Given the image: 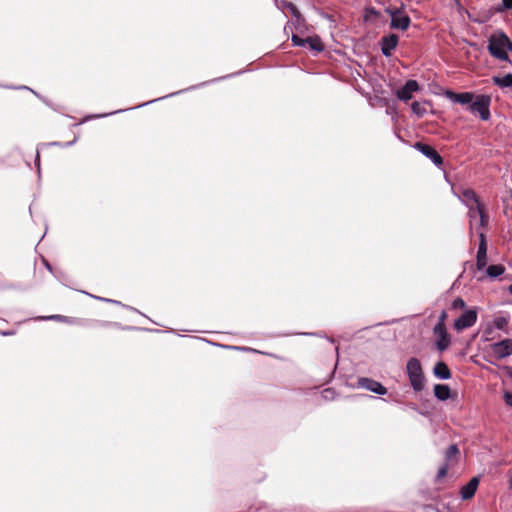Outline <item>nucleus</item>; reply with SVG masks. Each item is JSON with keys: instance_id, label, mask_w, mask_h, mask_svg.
Listing matches in <instances>:
<instances>
[{"instance_id": "1", "label": "nucleus", "mask_w": 512, "mask_h": 512, "mask_svg": "<svg viewBox=\"0 0 512 512\" xmlns=\"http://www.w3.org/2000/svg\"><path fill=\"white\" fill-rule=\"evenodd\" d=\"M488 51L500 61H509L507 51H512V42L504 32L493 33L488 39Z\"/></svg>"}, {"instance_id": "2", "label": "nucleus", "mask_w": 512, "mask_h": 512, "mask_svg": "<svg viewBox=\"0 0 512 512\" xmlns=\"http://www.w3.org/2000/svg\"><path fill=\"white\" fill-rule=\"evenodd\" d=\"M406 369L413 390L415 392L422 391L425 385V378L420 361L415 357L410 358Z\"/></svg>"}, {"instance_id": "3", "label": "nucleus", "mask_w": 512, "mask_h": 512, "mask_svg": "<svg viewBox=\"0 0 512 512\" xmlns=\"http://www.w3.org/2000/svg\"><path fill=\"white\" fill-rule=\"evenodd\" d=\"M386 12L391 17V29L406 31L409 28L411 19L404 11L403 5L399 8H388L386 9Z\"/></svg>"}, {"instance_id": "4", "label": "nucleus", "mask_w": 512, "mask_h": 512, "mask_svg": "<svg viewBox=\"0 0 512 512\" xmlns=\"http://www.w3.org/2000/svg\"><path fill=\"white\" fill-rule=\"evenodd\" d=\"M491 97L488 95H479L476 100L470 105L469 109L472 113H478L480 118L484 121L490 118Z\"/></svg>"}, {"instance_id": "5", "label": "nucleus", "mask_w": 512, "mask_h": 512, "mask_svg": "<svg viewBox=\"0 0 512 512\" xmlns=\"http://www.w3.org/2000/svg\"><path fill=\"white\" fill-rule=\"evenodd\" d=\"M478 318V313L476 309H468L461 316H459L453 324V328L457 331H463L472 327Z\"/></svg>"}, {"instance_id": "6", "label": "nucleus", "mask_w": 512, "mask_h": 512, "mask_svg": "<svg viewBox=\"0 0 512 512\" xmlns=\"http://www.w3.org/2000/svg\"><path fill=\"white\" fill-rule=\"evenodd\" d=\"M356 387L363 388L379 395H385L387 393L386 387H384L380 382L368 377H359L357 379Z\"/></svg>"}, {"instance_id": "7", "label": "nucleus", "mask_w": 512, "mask_h": 512, "mask_svg": "<svg viewBox=\"0 0 512 512\" xmlns=\"http://www.w3.org/2000/svg\"><path fill=\"white\" fill-rule=\"evenodd\" d=\"M413 146L427 158L431 159L437 167H441L443 165V158L431 145L423 142H416Z\"/></svg>"}, {"instance_id": "8", "label": "nucleus", "mask_w": 512, "mask_h": 512, "mask_svg": "<svg viewBox=\"0 0 512 512\" xmlns=\"http://www.w3.org/2000/svg\"><path fill=\"white\" fill-rule=\"evenodd\" d=\"M493 355L497 359H503L512 354V339H504L502 341L490 345Z\"/></svg>"}, {"instance_id": "9", "label": "nucleus", "mask_w": 512, "mask_h": 512, "mask_svg": "<svg viewBox=\"0 0 512 512\" xmlns=\"http://www.w3.org/2000/svg\"><path fill=\"white\" fill-rule=\"evenodd\" d=\"M433 333L437 337L436 346L441 352L448 349L451 343L450 335L447 332L446 326L435 325Z\"/></svg>"}, {"instance_id": "10", "label": "nucleus", "mask_w": 512, "mask_h": 512, "mask_svg": "<svg viewBox=\"0 0 512 512\" xmlns=\"http://www.w3.org/2000/svg\"><path fill=\"white\" fill-rule=\"evenodd\" d=\"M479 240L476 266L478 270H482L487 265V241L484 233H480Z\"/></svg>"}, {"instance_id": "11", "label": "nucleus", "mask_w": 512, "mask_h": 512, "mask_svg": "<svg viewBox=\"0 0 512 512\" xmlns=\"http://www.w3.org/2000/svg\"><path fill=\"white\" fill-rule=\"evenodd\" d=\"M420 89V86L416 80H408L404 86L397 90L396 96L402 101H408L412 98L413 92Z\"/></svg>"}, {"instance_id": "12", "label": "nucleus", "mask_w": 512, "mask_h": 512, "mask_svg": "<svg viewBox=\"0 0 512 512\" xmlns=\"http://www.w3.org/2000/svg\"><path fill=\"white\" fill-rule=\"evenodd\" d=\"M462 201L466 204V206L469 208V214L472 215L474 211V206H476V210L478 209V206H483V204L480 202L479 197L475 193L473 189H465L462 192Z\"/></svg>"}, {"instance_id": "13", "label": "nucleus", "mask_w": 512, "mask_h": 512, "mask_svg": "<svg viewBox=\"0 0 512 512\" xmlns=\"http://www.w3.org/2000/svg\"><path fill=\"white\" fill-rule=\"evenodd\" d=\"M399 37L396 34H389L381 38V51L383 55L390 56L392 51L397 47Z\"/></svg>"}, {"instance_id": "14", "label": "nucleus", "mask_w": 512, "mask_h": 512, "mask_svg": "<svg viewBox=\"0 0 512 512\" xmlns=\"http://www.w3.org/2000/svg\"><path fill=\"white\" fill-rule=\"evenodd\" d=\"M479 479L477 477H473L466 485L461 488L460 494L463 500L471 499L478 488Z\"/></svg>"}, {"instance_id": "15", "label": "nucleus", "mask_w": 512, "mask_h": 512, "mask_svg": "<svg viewBox=\"0 0 512 512\" xmlns=\"http://www.w3.org/2000/svg\"><path fill=\"white\" fill-rule=\"evenodd\" d=\"M433 373L437 378L444 380L450 379L452 376L448 365L443 361H439L435 364Z\"/></svg>"}, {"instance_id": "16", "label": "nucleus", "mask_w": 512, "mask_h": 512, "mask_svg": "<svg viewBox=\"0 0 512 512\" xmlns=\"http://www.w3.org/2000/svg\"><path fill=\"white\" fill-rule=\"evenodd\" d=\"M451 390L448 385L436 384L434 386V395L437 399L445 401L450 397Z\"/></svg>"}, {"instance_id": "17", "label": "nucleus", "mask_w": 512, "mask_h": 512, "mask_svg": "<svg viewBox=\"0 0 512 512\" xmlns=\"http://www.w3.org/2000/svg\"><path fill=\"white\" fill-rule=\"evenodd\" d=\"M459 454L460 451L457 445H450L445 451V463H449L450 465H452L453 463H457Z\"/></svg>"}, {"instance_id": "18", "label": "nucleus", "mask_w": 512, "mask_h": 512, "mask_svg": "<svg viewBox=\"0 0 512 512\" xmlns=\"http://www.w3.org/2000/svg\"><path fill=\"white\" fill-rule=\"evenodd\" d=\"M450 98L459 104H469L473 101L474 95L471 92L451 93Z\"/></svg>"}, {"instance_id": "19", "label": "nucleus", "mask_w": 512, "mask_h": 512, "mask_svg": "<svg viewBox=\"0 0 512 512\" xmlns=\"http://www.w3.org/2000/svg\"><path fill=\"white\" fill-rule=\"evenodd\" d=\"M492 81L495 85L499 87H512V73H508L503 77L494 76Z\"/></svg>"}, {"instance_id": "20", "label": "nucleus", "mask_w": 512, "mask_h": 512, "mask_svg": "<svg viewBox=\"0 0 512 512\" xmlns=\"http://www.w3.org/2000/svg\"><path fill=\"white\" fill-rule=\"evenodd\" d=\"M306 44H308L312 50L317 52H321L324 48L321 39L318 36L305 38V45Z\"/></svg>"}, {"instance_id": "21", "label": "nucleus", "mask_w": 512, "mask_h": 512, "mask_svg": "<svg viewBox=\"0 0 512 512\" xmlns=\"http://www.w3.org/2000/svg\"><path fill=\"white\" fill-rule=\"evenodd\" d=\"M505 271V267L502 264H495L488 266L486 272L487 275L491 278H496L502 275Z\"/></svg>"}, {"instance_id": "22", "label": "nucleus", "mask_w": 512, "mask_h": 512, "mask_svg": "<svg viewBox=\"0 0 512 512\" xmlns=\"http://www.w3.org/2000/svg\"><path fill=\"white\" fill-rule=\"evenodd\" d=\"M411 109H412L413 113L416 114L418 117H422L427 113L425 104L417 102V101L412 103Z\"/></svg>"}, {"instance_id": "23", "label": "nucleus", "mask_w": 512, "mask_h": 512, "mask_svg": "<svg viewBox=\"0 0 512 512\" xmlns=\"http://www.w3.org/2000/svg\"><path fill=\"white\" fill-rule=\"evenodd\" d=\"M477 212H478V215L480 217V225L482 227H485L488 225V221H489V216L488 214L486 213L485 211V206H478V209H477Z\"/></svg>"}, {"instance_id": "24", "label": "nucleus", "mask_w": 512, "mask_h": 512, "mask_svg": "<svg viewBox=\"0 0 512 512\" xmlns=\"http://www.w3.org/2000/svg\"><path fill=\"white\" fill-rule=\"evenodd\" d=\"M466 307L465 301L461 297H457L451 304V309L458 310Z\"/></svg>"}, {"instance_id": "25", "label": "nucleus", "mask_w": 512, "mask_h": 512, "mask_svg": "<svg viewBox=\"0 0 512 512\" xmlns=\"http://www.w3.org/2000/svg\"><path fill=\"white\" fill-rule=\"evenodd\" d=\"M450 464L449 463H444L439 469H438V473H437V479H442L444 478L447 473H448V470L450 468Z\"/></svg>"}, {"instance_id": "26", "label": "nucleus", "mask_w": 512, "mask_h": 512, "mask_svg": "<svg viewBox=\"0 0 512 512\" xmlns=\"http://www.w3.org/2000/svg\"><path fill=\"white\" fill-rule=\"evenodd\" d=\"M494 324L498 329H503L505 326H507L508 319L505 317H498L495 319Z\"/></svg>"}, {"instance_id": "27", "label": "nucleus", "mask_w": 512, "mask_h": 512, "mask_svg": "<svg viewBox=\"0 0 512 512\" xmlns=\"http://www.w3.org/2000/svg\"><path fill=\"white\" fill-rule=\"evenodd\" d=\"M505 10H512V0H502V5L497 8L498 12H503Z\"/></svg>"}, {"instance_id": "28", "label": "nucleus", "mask_w": 512, "mask_h": 512, "mask_svg": "<svg viewBox=\"0 0 512 512\" xmlns=\"http://www.w3.org/2000/svg\"><path fill=\"white\" fill-rule=\"evenodd\" d=\"M334 395H335V392L331 388H327V389L323 390V392H322V396L326 400L334 399Z\"/></svg>"}, {"instance_id": "29", "label": "nucleus", "mask_w": 512, "mask_h": 512, "mask_svg": "<svg viewBox=\"0 0 512 512\" xmlns=\"http://www.w3.org/2000/svg\"><path fill=\"white\" fill-rule=\"evenodd\" d=\"M292 43L294 46H304L305 45V39L299 37L298 35L294 34L292 36Z\"/></svg>"}, {"instance_id": "30", "label": "nucleus", "mask_w": 512, "mask_h": 512, "mask_svg": "<svg viewBox=\"0 0 512 512\" xmlns=\"http://www.w3.org/2000/svg\"><path fill=\"white\" fill-rule=\"evenodd\" d=\"M378 15H379V13L375 8H368L366 10L365 19L369 20L372 16L376 18V17H378Z\"/></svg>"}, {"instance_id": "31", "label": "nucleus", "mask_w": 512, "mask_h": 512, "mask_svg": "<svg viewBox=\"0 0 512 512\" xmlns=\"http://www.w3.org/2000/svg\"><path fill=\"white\" fill-rule=\"evenodd\" d=\"M447 318H448L447 312L445 310L442 311L439 316L438 323L436 325L446 326Z\"/></svg>"}, {"instance_id": "32", "label": "nucleus", "mask_w": 512, "mask_h": 512, "mask_svg": "<svg viewBox=\"0 0 512 512\" xmlns=\"http://www.w3.org/2000/svg\"><path fill=\"white\" fill-rule=\"evenodd\" d=\"M504 400L508 406L512 407V393L506 392L504 394Z\"/></svg>"}, {"instance_id": "33", "label": "nucleus", "mask_w": 512, "mask_h": 512, "mask_svg": "<svg viewBox=\"0 0 512 512\" xmlns=\"http://www.w3.org/2000/svg\"><path fill=\"white\" fill-rule=\"evenodd\" d=\"M43 262H44L45 266L47 267V269H48L50 272H52V268H51L50 264L48 263V261H47V260H45V259H43Z\"/></svg>"}, {"instance_id": "34", "label": "nucleus", "mask_w": 512, "mask_h": 512, "mask_svg": "<svg viewBox=\"0 0 512 512\" xmlns=\"http://www.w3.org/2000/svg\"><path fill=\"white\" fill-rule=\"evenodd\" d=\"M469 215H470L471 218H474V217H476V215H478V212L476 210V206H474V211H473L472 215L471 214H469Z\"/></svg>"}, {"instance_id": "35", "label": "nucleus", "mask_w": 512, "mask_h": 512, "mask_svg": "<svg viewBox=\"0 0 512 512\" xmlns=\"http://www.w3.org/2000/svg\"><path fill=\"white\" fill-rule=\"evenodd\" d=\"M1 334H2V335H4V336H8V335H13V334H14V332H12V331H8V332H1Z\"/></svg>"}, {"instance_id": "36", "label": "nucleus", "mask_w": 512, "mask_h": 512, "mask_svg": "<svg viewBox=\"0 0 512 512\" xmlns=\"http://www.w3.org/2000/svg\"><path fill=\"white\" fill-rule=\"evenodd\" d=\"M508 289H509V292H510V293H511V295H512V285H510Z\"/></svg>"}, {"instance_id": "37", "label": "nucleus", "mask_w": 512, "mask_h": 512, "mask_svg": "<svg viewBox=\"0 0 512 512\" xmlns=\"http://www.w3.org/2000/svg\"><path fill=\"white\" fill-rule=\"evenodd\" d=\"M107 325H108V326H115V327H116V325H115V324H111V323H107Z\"/></svg>"}, {"instance_id": "38", "label": "nucleus", "mask_w": 512, "mask_h": 512, "mask_svg": "<svg viewBox=\"0 0 512 512\" xmlns=\"http://www.w3.org/2000/svg\"><path fill=\"white\" fill-rule=\"evenodd\" d=\"M510 487L512 488V476H511V479H510Z\"/></svg>"}]
</instances>
